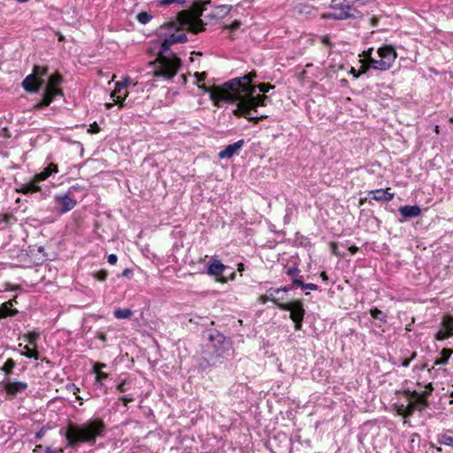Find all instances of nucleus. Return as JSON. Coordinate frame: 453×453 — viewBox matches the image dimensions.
I'll return each mask as SVG.
<instances>
[{"instance_id":"f257e3e1","label":"nucleus","mask_w":453,"mask_h":453,"mask_svg":"<svg viewBox=\"0 0 453 453\" xmlns=\"http://www.w3.org/2000/svg\"><path fill=\"white\" fill-rule=\"evenodd\" d=\"M254 73H250L242 77H237L226 82L217 92H211V97L219 104V102L237 103L234 113L237 116H242L258 123L259 120L266 119L267 115H254L258 113V106H265L271 99L265 95L255 96L257 87L251 84Z\"/></svg>"},{"instance_id":"f03ea898","label":"nucleus","mask_w":453,"mask_h":453,"mask_svg":"<svg viewBox=\"0 0 453 453\" xmlns=\"http://www.w3.org/2000/svg\"><path fill=\"white\" fill-rule=\"evenodd\" d=\"M187 40L186 34L180 30H176L175 33L164 38L160 44L158 56L154 63L155 77L169 80L176 75L180 66V59L170 51V47Z\"/></svg>"},{"instance_id":"7ed1b4c3","label":"nucleus","mask_w":453,"mask_h":453,"mask_svg":"<svg viewBox=\"0 0 453 453\" xmlns=\"http://www.w3.org/2000/svg\"><path fill=\"white\" fill-rule=\"evenodd\" d=\"M106 426L100 418H90L81 424H70L67 426L66 447L74 448L81 443L95 445L98 438L104 437Z\"/></svg>"},{"instance_id":"20e7f679","label":"nucleus","mask_w":453,"mask_h":453,"mask_svg":"<svg viewBox=\"0 0 453 453\" xmlns=\"http://www.w3.org/2000/svg\"><path fill=\"white\" fill-rule=\"evenodd\" d=\"M208 340L203 354L209 365H214L224 354L231 348V342L218 330L212 329L205 332Z\"/></svg>"},{"instance_id":"39448f33","label":"nucleus","mask_w":453,"mask_h":453,"mask_svg":"<svg viewBox=\"0 0 453 453\" xmlns=\"http://www.w3.org/2000/svg\"><path fill=\"white\" fill-rule=\"evenodd\" d=\"M372 53V48L364 52L365 61L370 68L379 71L390 69L397 58V53L392 45L380 47L376 51V56H373Z\"/></svg>"},{"instance_id":"423d86ee","label":"nucleus","mask_w":453,"mask_h":453,"mask_svg":"<svg viewBox=\"0 0 453 453\" xmlns=\"http://www.w3.org/2000/svg\"><path fill=\"white\" fill-rule=\"evenodd\" d=\"M326 17L338 20L357 19L361 17V12L352 6L351 2L333 0L331 11L326 14Z\"/></svg>"},{"instance_id":"0eeeda50","label":"nucleus","mask_w":453,"mask_h":453,"mask_svg":"<svg viewBox=\"0 0 453 453\" xmlns=\"http://www.w3.org/2000/svg\"><path fill=\"white\" fill-rule=\"evenodd\" d=\"M453 336V317L444 315L439 325L434 338L437 341H443Z\"/></svg>"},{"instance_id":"6e6552de","label":"nucleus","mask_w":453,"mask_h":453,"mask_svg":"<svg viewBox=\"0 0 453 453\" xmlns=\"http://www.w3.org/2000/svg\"><path fill=\"white\" fill-rule=\"evenodd\" d=\"M55 204L59 213L64 214L73 210L77 204L76 200L68 194H58L54 196Z\"/></svg>"},{"instance_id":"1a4fd4ad","label":"nucleus","mask_w":453,"mask_h":453,"mask_svg":"<svg viewBox=\"0 0 453 453\" xmlns=\"http://www.w3.org/2000/svg\"><path fill=\"white\" fill-rule=\"evenodd\" d=\"M278 307L283 311H290V318L292 320L303 319L304 309L300 301L279 303Z\"/></svg>"},{"instance_id":"9d476101","label":"nucleus","mask_w":453,"mask_h":453,"mask_svg":"<svg viewBox=\"0 0 453 453\" xmlns=\"http://www.w3.org/2000/svg\"><path fill=\"white\" fill-rule=\"evenodd\" d=\"M290 290H291V288H271L266 291L265 295L261 296L259 297V301L263 304L266 303L268 301H271L278 306L279 303H281L280 301L284 300V296H277V294L284 295V294H287Z\"/></svg>"},{"instance_id":"9b49d317","label":"nucleus","mask_w":453,"mask_h":453,"mask_svg":"<svg viewBox=\"0 0 453 453\" xmlns=\"http://www.w3.org/2000/svg\"><path fill=\"white\" fill-rule=\"evenodd\" d=\"M130 82V79L127 78L122 82H118L116 84L115 89L111 92V97L113 99L115 104H119L120 107L125 106V100L127 96V92L126 90L127 84Z\"/></svg>"},{"instance_id":"f8f14e48","label":"nucleus","mask_w":453,"mask_h":453,"mask_svg":"<svg viewBox=\"0 0 453 453\" xmlns=\"http://www.w3.org/2000/svg\"><path fill=\"white\" fill-rule=\"evenodd\" d=\"M181 25L185 29L189 30L194 34H197L204 30V24L199 16L187 15L183 19Z\"/></svg>"},{"instance_id":"ddd939ff","label":"nucleus","mask_w":453,"mask_h":453,"mask_svg":"<svg viewBox=\"0 0 453 453\" xmlns=\"http://www.w3.org/2000/svg\"><path fill=\"white\" fill-rule=\"evenodd\" d=\"M43 81L38 80L35 74L30 73L22 81V88L29 93H36L42 87Z\"/></svg>"},{"instance_id":"4468645a","label":"nucleus","mask_w":453,"mask_h":453,"mask_svg":"<svg viewBox=\"0 0 453 453\" xmlns=\"http://www.w3.org/2000/svg\"><path fill=\"white\" fill-rule=\"evenodd\" d=\"M27 387V383L24 381L7 380L4 383V388L9 395L16 396L17 395L26 391Z\"/></svg>"},{"instance_id":"2eb2a0df","label":"nucleus","mask_w":453,"mask_h":453,"mask_svg":"<svg viewBox=\"0 0 453 453\" xmlns=\"http://www.w3.org/2000/svg\"><path fill=\"white\" fill-rule=\"evenodd\" d=\"M243 145H244L243 140H239L232 144H229L219 153V157L220 159L231 158L234 154H236L242 148Z\"/></svg>"},{"instance_id":"dca6fc26","label":"nucleus","mask_w":453,"mask_h":453,"mask_svg":"<svg viewBox=\"0 0 453 453\" xmlns=\"http://www.w3.org/2000/svg\"><path fill=\"white\" fill-rule=\"evenodd\" d=\"M62 81V78L59 74H54L49 77L47 85L44 88V91L54 95L62 96L61 89L58 88L57 86Z\"/></svg>"},{"instance_id":"f3484780","label":"nucleus","mask_w":453,"mask_h":453,"mask_svg":"<svg viewBox=\"0 0 453 453\" xmlns=\"http://www.w3.org/2000/svg\"><path fill=\"white\" fill-rule=\"evenodd\" d=\"M95 380L93 386L95 389L100 390L104 395L108 394L109 388L105 384V381L110 378V374L107 372H97L95 374Z\"/></svg>"},{"instance_id":"a211bd4d","label":"nucleus","mask_w":453,"mask_h":453,"mask_svg":"<svg viewBox=\"0 0 453 453\" xmlns=\"http://www.w3.org/2000/svg\"><path fill=\"white\" fill-rule=\"evenodd\" d=\"M389 188L387 189H376L370 191V198L375 201H391L394 198V194L388 192Z\"/></svg>"},{"instance_id":"6ab92c4d","label":"nucleus","mask_w":453,"mask_h":453,"mask_svg":"<svg viewBox=\"0 0 453 453\" xmlns=\"http://www.w3.org/2000/svg\"><path fill=\"white\" fill-rule=\"evenodd\" d=\"M226 266L218 259H212L208 264L207 273L211 276H220L223 274Z\"/></svg>"},{"instance_id":"aec40b11","label":"nucleus","mask_w":453,"mask_h":453,"mask_svg":"<svg viewBox=\"0 0 453 453\" xmlns=\"http://www.w3.org/2000/svg\"><path fill=\"white\" fill-rule=\"evenodd\" d=\"M399 212L403 219H410L418 217L421 210L417 205H405L399 208Z\"/></svg>"},{"instance_id":"412c9836","label":"nucleus","mask_w":453,"mask_h":453,"mask_svg":"<svg viewBox=\"0 0 453 453\" xmlns=\"http://www.w3.org/2000/svg\"><path fill=\"white\" fill-rule=\"evenodd\" d=\"M58 173V167L56 164L50 163L42 172L35 174V180H45L50 175Z\"/></svg>"},{"instance_id":"4be33fe9","label":"nucleus","mask_w":453,"mask_h":453,"mask_svg":"<svg viewBox=\"0 0 453 453\" xmlns=\"http://www.w3.org/2000/svg\"><path fill=\"white\" fill-rule=\"evenodd\" d=\"M14 303H16L15 299L5 302L0 306V313H4L3 318L13 317L18 314V310L12 308Z\"/></svg>"},{"instance_id":"5701e85b","label":"nucleus","mask_w":453,"mask_h":453,"mask_svg":"<svg viewBox=\"0 0 453 453\" xmlns=\"http://www.w3.org/2000/svg\"><path fill=\"white\" fill-rule=\"evenodd\" d=\"M453 354L452 349L444 348L440 352V357L436 358L434 363V367L438 365H446Z\"/></svg>"},{"instance_id":"b1692460","label":"nucleus","mask_w":453,"mask_h":453,"mask_svg":"<svg viewBox=\"0 0 453 453\" xmlns=\"http://www.w3.org/2000/svg\"><path fill=\"white\" fill-rule=\"evenodd\" d=\"M426 391L423 392L422 394H418V393H415L414 395V398H415V401L416 403L422 406V407H426L428 403H427V395L433 391L434 388L432 386L431 383H429L427 386H426Z\"/></svg>"},{"instance_id":"393cba45","label":"nucleus","mask_w":453,"mask_h":453,"mask_svg":"<svg viewBox=\"0 0 453 453\" xmlns=\"http://www.w3.org/2000/svg\"><path fill=\"white\" fill-rule=\"evenodd\" d=\"M56 97V96L54 95H51L46 91L43 92V96H42V98L41 99V101H39L35 107L38 108V109H42L48 105L50 104V103L53 101V99Z\"/></svg>"},{"instance_id":"a878e982","label":"nucleus","mask_w":453,"mask_h":453,"mask_svg":"<svg viewBox=\"0 0 453 453\" xmlns=\"http://www.w3.org/2000/svg\"><path fill=\"white\" fill-rule=\"evenodd\" d=\"M15 366L16 362L12 358H8L2 366L1 370L4 372L6 376H9L12 373V371Z\"/></svg>"},{"instance_id":"bb28decb","label":"nucleus","mask_w":453,"mask_h":453,"mask_svg":"<svg viewBox=\"0 0 453 453\" xmlns=\"http://www.w3.org/2000/svg\"><path fill=\"white\" fill-rule=\"evenodd\" d=\"M370 314L374 319L380 320L382 323L387 322V315L378 308L371 309Z\"/></svg>"},{"instance_id":"cd10ccee","label":"nucleus","mask_w":453,"mask_h":453,"mask_svg":"<svg viewBox=\"0 0 453 453\" xmlns=\"http://www.w3.org/2000/svg\"><path fill=\"white\" fill-rule=\"evenodd\" d=\"M417 446H418V435L417 434H412L408 439V446L405 449L409 453H411Z\"/></svg>"},{"instance_id":"c85d7f7f","label":"nucleus","mask_w":453,"mask_h":453,"mask_svg":"<svg viewBox=\"0 0 453 453\" xmlns=\"http://www.w3.org/2000/svg\"><path fill=\"white\" fill-rule=\"evenodd\" d=\"M152 19V15L148 12H141L136 15V20L142 24L146 25Z\"/></svg>"},{"instance_id":"c756f323","label":"nucleus","mask_w":453,"mask_h":453,"mask_svg":"<svg viewBox=\"0 0 453 453\" xmlns=\"http://www.w3.org/2000/svg\"><path fill=\"white\" fill-rule=\"evenodd\" d=\"M32 73L35 74L38 80H42V77L48 75V68L40 65H35Z\"/></svg>"},{"instance_id":"7c9ffc66","label":"nucleus","mask_w":453,"mask_h":453,"mask_svg":"<svg viewBox=\"0 0 453 453\" xmlns=\"http://www.w3.org/2000/svg\"><path fill=\"white\" fill-rule=\"evenodd\" d=\"M132 315L130 309H117L114 311V317L116 319H128Z\"/></svg>"},{"instance_id":"2f4dec72","label":"nucleus","mask_w":453,"mask_h":453,"mask_svg":"<svg viewBox=\"0 0 453 453\" xmlns=\"http://www.w3.org/2000/svg\"><path fill=\"white\" fill-rule=\"evenodd\" d=\"M15 218L12 214H0V228L6 227Z\"/></svg>"},{"instance_id":"473e14b6","label":"nucleus","mask_w":453,"mask_h":453,"mask_svg":"<svg viewBox=\"0 0 453 453\" xmlns=\"http://www.w3.org/2000/svg\"><path fill=\"white\" fill-rule=\"evenodd\" d=\"M438 442L453 448V436L442 434L439 435Z\"/></svg>"},{"instance_id":"72a5a7b5","label":"nucleus","mask_w":453,"mask_h":453,"mask_svg":"<svg viewBox=\"0 0 453 453\" xmlns=\"http://www.w3.org/2000/svg\"><path fill=\"white\" fill-rule=\"evenodd\" d=\"M42 180H35V175L33 177V179L27 182L28 188L31 189L30 193H36L42 191V187L39 185V183Z\"/></svg>"},{"instance_id":"f704fd0d","label":"nucleus","mask_w":453,"mask_h":453,"mask_svg":"<svg viewBox=\"0 0 453 453\" xmlns=\"http://www.w3.org/2000/svg\"><path fill=\"white\" fill-rule=\"evenodd\" d=\"M26 340L33 346H36L37 340L39 338V334L36 332H30L25 335Z\"/></svg>"},{"instance_id":"c9c22d12","label":"nucleus","mask_w":453,"mask_h":453,"mask_svg":"<svg viewBox=\"0 0 453 453\" xmlns=\"http://www.w3.org/2000/svg\"><path fill=\"white\" fill-rule=\"evenodd\" d=\"M24 349L25 352H22L21 355L28 358H35V360L39 359V354L37 351L31 350L28 346H25Z\"/></svg>"},{"instance_id":"e433bc0d","label":"nucleus","mask_w":453,"mask_h":453,"mask_svg":"<svg viewBox=\"0 0 453 453\" xmlns=\"http://www.w3.org/2000/svg\"><path fill=\"white\" fill-rule=\"evenodd\" d=\"M230 11V6L228 5H220L219 7L216 8V11H215V16H225L226 14H227Z\"/></svg>"},{"instance_id":"4c0bfd02","label":"nucleus","mask_w":453,"mask_h":453,"mask_svg":"<svg viewBox=\"0 0 453 453\" xmlns=\"http://www.w3.org/2000/svg\"><path fill=\"white\" fill-rule=\"evenodd\" d=\"M304 285V282L302 280V276L294 278L292 280V283L290 286H288L287 288H294L296 287H300L303 289V286Z\"/></svg>"},{"instance_id":"58836bf2","label":"nucleus","mask_w":453,"mask_h":453,"mask_svg":"<svg viewBox=\"0 0 453 453\" xmlns=\"http://www.w3.org/2000/svg\"><path fill=\"white\" fill-rule=\"evenodd\" d=\"M256 87L264 95L265 93H268L271 89H273L274 88L273 85L268 84V83H261V84H259L258 86H256Z\"/></svg>"},{"instance_id":"ea45409f","label":"nucleus","mask_w":453,"mask_h":453,"mask_svg":"<svg viewBox=\"0 0 453 453\" xmlns=\"http://www.w3.org/2000/svg\"><path fill=\"white\" fill-rule=\"evenodd\" d=\"M299 273L300 270L296 266H291L286 270V274L291 277L296 278L298 277Z\"/></svg>"},{"instance_id":"a19ab883","label":"nucleus","mask_w":453,"mask_h":453,"mask_svg":"<svg viewBox=\"0 0 453 453\" xmlns=\"http://www.w3.org/2000/svg\"><path fill=\"white\" fill-rule=\"evenodd\" d=\"M106 364L104 363H95L93 365L92 371L95 374H97V372H104L103 369L106 368Z\"/></svg>"},{"instance_id":"79ce46f5","label":"nucleus","mask_w":453,"mask_h":453,"mask_svg":"<svg viewBox=\"0 0 453 453\" xmlns=\"http://www.w3.org/2000/svg\"><path fill=\"white\" fill-rule=\"evenodd\" d=\"M107 272L106 271H104V270H101V271H98L96 272L95 274H94V277L100 280V281H104L105 280V279L107 278Z\"/></svg>"},{"instance_id":"37998d69","label":"nucleus","mask_w":453,"mask_h":453,"mask_svg":"<svg viewBox=\"0 0 453 453\" xmlns=\"http://www.w3.org/2000/svg\"><path fill=\"white\" fill-rule=\"evenodd\" d=\"M19 193H22L24 195H27L30 193L31 189L28 188L27 183H23L19 185V188H17Z\"/></svg>"},{"instance_id":"c03bdc74","label":"nucleus","mask_w":453,"mask_h":453,"mask_svg":"<svg viewBox=\"0 0 453 453\" xmlns=\"http://www.w3.org/2000/svg\"><path fill=\"white\" fill-rule=\"evenodd\" d=\"M241 27V22L239 20H234L229 26H226V28L234 31L238 29Z\"/></svg>"},{"instance_id":"a18cd8bd","label":"nucleus","mask_w":453,"mask_h":453,"mask_svg":"<svg viewBox=\"0 0 453 453\" xmlns=\"http://www.w3.org/2000/svg\"><path fill=\"white\" fill-rule=\"evenodd\" d=\"M45 453H64V449L61 448L47 447L45 449Z\"/></svg>"},{"instance_id":"49530a36","label":"nucleus","mask_w":453,"mask_h":453,"mask_svg":"<svg viewBox=\"0 0 453 453\" xmlns=\"http://www.w3.org/2000/svg\"><path fill=\"white\" fill-rule=\"evenodd\" d=\"M101 130L100 127L97 125L96 122H94L93 124L90 125V127L88 129V132L92 133V134H96V133H99Z\"/></svg>"},{"instance_id":"de8ad7c7","label":"nucleus","mask_w":453,"mask_h":453,"mask_svg":"<svg viewBox=\"0 0 453 453\" xmlns=\"http://www.w3.org/2000/svg\"><path fill=\"white\" fill-rule=\"evenodd\" d=\"M183 2H184V0H160L159 4L161 5L166 6V5H170L172 4H174V3H183Z\"/></svg>"},{"instance_id":"09e8293b","label":"nucleus","mask_w":453,"mask_h":453,"mask_svg":"<svg viewBox=\"0 0 453 453\" xmlns=\"http://www.w3.org/2000/svg\"><path fill=\"white\" fill-rule=\"evenodd\" d=\"M303 289L305 290V289H308V290H317L318 289V286L316 284H313V283H304V285L303 286Z\"/></svg>"},{"instance_id":"8fccbe9b","label":"nucleus","mask_w":453,"mask_h":453,"mask_svg":"<svg viewBox=\"0 0 453 453\" xmlns=\"http://www.w3.org/2000/svg\"><path fill=\"white\" fill-rule=\"evenodd\" d=\"M117 389L121 392V393H124L127 391V388H126V380H123L120 383H119L117 385Z\"/></svg>"},{"instance_id":"3c124183","label":"nucleus","mask_w":453,"mask_h":453,"mask_svg":"<svg viewBox=\"0 0 453 453\" xmlns=\"http://www.w3.org/2000/svg\"><path fill=\"white\" fill-rule=\"evenodd\" d=\"M108 263L111 265H115L118 261V257L115 254H111L108 256Z\"/></svg>"},{"instance_id":"603ef678","label":"nucleus","mask_w":453,"mask_h":453,"mask_svg":"<svg viewBox=\"0 0 453 453\" xmlns=\"http://www.w3.org/2000/svg\"><path fill=\"white\" fill-rule=\"evenodd\" d=\"M195 76L196 78L197 82H201V81H204V79L206 77V73H196Z\"/></svg>"},{"instance_id":"864d4df0","label":"nucleus","mask_w":453,"mask_h":453,"mask_svg":"<svg viewBox=\"0 0 453 453\" xmlns=\"http://www.w3.org/2000/svg\"><path fill=\"white\" fill-rule=\"evenodd\" d=\"M133 398L132 397H128L127 395H124V396H121L119 397V401L123 402L124 404L127 406L129 403L133 402Z\"/></svg>"},{"instance_id":"5fc2aeb1","label":"nucleus","mask_w":453,"mask_h":453,"mask_svg":"<svg viewBox=\"0 0 453 453\" xmlns=\"http://www.w3.org/2000/svg\"><path fill=\"white\" fill-rule=\"evenodd\" d=\"M347 1L351 2V4L360 3L361 4H364V5L373 2V0H347Z\"/></svg>"},{"instance_id":"6e6d98bb","label":"nucleus","mask_w":453,"mask_h":453,"mask_svg":"<svg viewBox=\"0 0 453 453\" xmlns=\"http://www.w3.org/2000/svg\"><path fill=\"white\" fill-rule=\"evenodd\" d=\"M415 357H416V354H415V353H413V354H412V356H411V357L410 359H405V360H403V361L402 365H403V367H408V366L410 365L411 361L412 359H414V358H415Z\"/></svg>"},{"instance_id":"4d7b16f0","label":"nucleus","mask_w":453,"mask_h":453,"mask_svg":"<svg viewBox=\"0 0 453 453\" xmlns=\"http://www.w3.org/2000/svg\"><path fill=\"white\" fill-rule=\"evenodd\" d=\"M303 320V319L293 320L295 322V329L296 331H298V330H300L302 328Z\"/></svg>"},{"instance_id":"13d9d810","label":"nucleus","mask_w":453,"mask_h":453,"mask_svg":"<svg viewBox=\"0 0 453 453\" xmlns=\"http://www.w3.org/2000/svg\"><path fill=\"white\" fill-rule=\"evenodd\" d=\"M349 251H350V253H351V254H355V253H357V252L358 248H357V246H350V247L349 248Z\"/></svg>"},{"instance_id":"bf43d9fd","label":"nucleus","mask_w":453,"mask_h":453,"mask_svg":"<svg viewBox=\"0 0 453 453\" xmlns=\"http://www.w3.org/2000/svg\"><path fill=\"white\" fill-rule=\"evenodd\" d=\"M198 88H199L200 89H203L205 93L210 92V89H209V88H208L204 84H203V85H198Z\"/></svg>"},{"instance_id":"052dcab7","label":"nucleus","mask_w":453,"mask_h":453,"mask_svg":"<svg viewBox=\"0 0 453 453\" xmlns=\"http://www.w3.org/2000/svg\"><path fill=\"white\" fill-rule=\"evenodd\" d=\"M322 42H323L324 44H326V45H329V44H330V42H329V39H328V37H327V36L323 37V39H322Z\"/></svg>"},{"instance_id":"680f3d73","label":"nucleus","mask_w":453,"mask_h":453,"mask_svg":"<svg viewBox=\"0 0 453 453\" xmlns=\"http://www.w3.org/2000/svg\"><path fill=\"white\" fill-rule=\"evenodd\" d=\"M130 273H131V270H129V269H125V270L123 271V273H122V275H123V276H125V277H127V276H128Z\"/></svg>"},{"instance_id":"e2e57ef3","label":"nucleus","mask_w":453,"mask_h":453,"mask_svg":"<svg viewBox=\"0 0 453 453\" xmlns=\"http://www.w3.org/2000/svg\"><path fill=\"white\" fill-rule=\"evenodd\" d=\"M336 247H337V246H336V244H335L334 242H333V243L331 244L332 252H333L334 254H335V255H337V253H336Z\"/></svg>"},{"instance_id":"0e129e2a","label":"nucleus","mask_w":453,"mask_h":453,"mask_svg":"<svg viewBox=\"0 0 453 453\" xmlns=\"http://www.w3.org/2000/svg\"><path fill=\"white\" fill-rule=\"evenodd\" d=\"M320 277H321V279H322L323 280H325V281H326V280H327V276H326V273L325 272H322V273H320Z\"/></svg>"},{"instance_id":"69168bd1","label":"nucleus","mask_w":453,"mask_h":453,"mask_svg":"<svg viewBox=\"0 0 453 453\" xmlns=\"http://www.w3.org/2000/svg\"><path fill=\"white\" fill-rule=\"evenodd\" d=\"M112 105H113V104H111V103H109V104H105V107H106L107 109H111V108L112 107Z\"/></svg>"},{"instance_id":"338daca9","label":"nucleus","mask_w":453,"mask_h":453,"mask_svg":"<svg viewBox=\"0 0 453 453\" xmlns=\"http://www.w3.org/2000/svg\"><path fill=\"white\" fill-rule=\"evenodd\" d=\"M77 400L80 401L81 405L83 403V399L81 396L77 395Z\"/></svg>"},{"instance_id":"774afa93","label":"nucleus","mask_w":453,"mask_h":453,"mask_svg":"<svg viewBox=\"0 0 453 453\" xmlns=\"http://www.w3.org/2000/svg\"><path fill=\"white\" fill-rule=\"evenodd\" d=\"M105 337H106V336H105V334H100V336H99V338H100L101 340H103V341H104V340H105Z\"/></svg>"}]
</instances>
